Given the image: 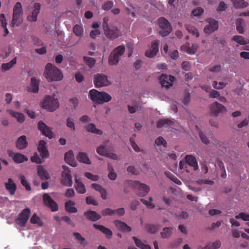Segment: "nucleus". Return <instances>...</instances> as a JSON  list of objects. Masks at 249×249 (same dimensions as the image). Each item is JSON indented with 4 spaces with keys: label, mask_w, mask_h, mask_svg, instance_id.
<instances>
[{
    "label": "nucleus",
    "mask_w": 249,
    "mask_h": 249,
    "mask_svg": "<svg viewBox=\"0 0 249 249\" xmlns=\"http://www.w3.org/2000/svg\"><path fill=\"white\" fill-rule=\"evenodd\" d=\"M235 218L236 219H241L245 221H249V214L241 212L235 215Z\"/></svg>",
    "instance_id": "obj_48"
},
{
    "label": "nucleus",
    "mask_w": 249,
    "mask_h": 249,
    "mask_svg": "<svg viewBox=\"0 0 249 249\" xmlns=\"http://www.w3.org/2000/svg\"><path fill=\"white\" fill-rule=\"evenodd\" d=\"M89 97L92 101L98 104L108 102L112 98L108 93L105 92H100L95 89H92L89 91Z\"/></svg>",
    "instance_id": "obj_2"
},
{
    "label": "nucleus",
    "mask_w": 249,
    "mask_h": 249,
    "mask_svg": "<svg viewBox=\"0 0 249 249\" xmlns=\"http://www.w3.org/2000/svg\"><path fill=\"white\" fill-rule=\"evenodd\" d=\"M83 60L85 63L90 68H92L94 67L96 63V60L94 58L84 56Z\"/></svg>",
    "instance_id": "obj_44"
},
{
    "label": "nucleus",
    "mask_w": 249,
    "mask_h": 249,
    "mask_svg": "<svg viewBox=\"0 0 249 249\" xmlns=\"http://www.w3.org/2000/svg\"><path fill=\"white\" fill-rule=\"evenodd\" d=\"M20 179L21 184L25 187L26 190H27V191L31 190V187L29 183L26 180L25 177L24 176H21L20 177Z\"/></svg>",
    "instance_id": "obj_49"
},
{
    "label": "nucleus",
    "mask_w": 249,
    "mask_h": 249,
    "mask_svg": "<svg viewBox=\"0 0 249 249\" xmlns=\"http://www.w3.org/2000/svg\"><path fill=\"white\" fill-rule=\"evenodd\" d=\"M64 159L65 161L72 167L77 166L76 162L74 160V155L72 150H70L65 154Z\"/></svg>",
    "instance_id": "obj_24"
},
{
    "label": "nucleus",
    "mask_w": 249,
    "mask_h": 249,
    "mask_svg": "<svg viewBox=\"0 0 249 249\" xmlns=\"http://www.w3.org/2000/svg\"><path fill=\"white\" fill-rule=\"evenodd\" d=\"M181 49L182 50L186 51L188 53H195V51L194 50H192L189 47V44L182 45L181 47Z\"/></svg>",
    "instance_id": "obj_60"
},
{
    "label": "nucleus",
    "mask_w": 249,
    "mask_h": 249,
    "mask_svg": "<svg viewBox=\"0 0 249 249\" xmlns=\"http://www.w3.org/2000/svg\"><path fill=\"white\" fill-rule=\"evenodd\" d=\"M75 188L77 192L79 194H83L86 193V190L85 185L81 182L79 181L77 178L75 179Z\"/></svg>",
    "instance_id": "obj_30"
},
{
    "label": "nucleus",
    "mask_w": 249,
    "mask_h": 249,
    "mask_svg": "<svg viewBox=\"0 0 249 249\" xmlns=\"http://www.w3.org/2000/svg\"><path fill=\"white\" fill-rule=\"evenodd\" d=\"M17 63V58L15 57L9 62L3 63L1 65V69L3 71H5L12 68Z\"/></svg>",
    "instance_id": "obj_37"
},
{
    "label": "nucleus",
    "mask_w": 249,
    "mask_h": 249,
    "mask_svg": "<svg viewBox=\"0 0 249 249\" xmlns=\"http://www.w3.org/2000/svg\"><path fill=\"white\" fill-rule=\"evenodd\" d=\"M67 126L71 128L72 130H75V125L73 119L71 118H68L67 120Z\"/></svg>",
    "instance_id": "obj_56"
},
{
    "label": "nucleus",
    "mask_w": 249,
    "mask_h": 249,
    "mask_svg": "<svg viewBox=\"0 0 249 249\" xmlns=\"http://www.w3.org/2000/svg\"><path fill=\"white\" fill-rule=\"evenodd\" d=\"M86 203L88 205H93L94 206H97L98 203L97 201L95 200L92 196H87L86 198Z\"/></svg>",
    "instance_id": "obj_51"
},
{
    "label": "nucleus",
    "mask_w": 249,
    "mask_h": 249,
    "mask_svg": "<svg viewBox=\"0 0 249 249\" xmlns=\"http://www.w3.org/2000/svg\"><path fill=\"white\" fill-rule=\"evenodd\" d=\"M30 214L31 211L29 208L24 209L16 219V223L20 227H24L29 218Z\"/></svg>",
    "instance_id": "obj_8"
},
{
    "label": "nucleus",
    "mask_w": 249,
    "mask_h": 249,
    "mask_svg": "<svg viewBox=\"0 0 249 249\" xmlns=\"http://www.w3.org/2000/svg\"><path fill=\"white\" fill-rule=\"evenodd\" d=\"M34 7V9L32 11L31 15L27 17L28 20L31 22L36 21L38 14L40 10V5L38 3H35Z\"/></svg>",
    "instance_id": "obj_21"
},
{
    "label": "nucleus",
    "mask_w": 249,
    "mask_h": 249,
    "mask_svg": "<svg viewBox=\"0 0 249 249\" xmlns=\"http://www.w3.org/2000/svg\"><path fill=\"white\" fill-rule=\"evenodd\" d=\"M13 160L15 162L20 163L27 161L28 158L22 154L17 153L13 156Z\"/></svg>",
    "instance_id": "obj_32"
},
{
    "label": "nucleus",
    "mask_w": 249,
    "mask_h": 249,
    "mask_svg": "<svg viewBox=\"0 0 249 249\" xmlns=\"http://www.w3.org/2000/svg\"><path fill=\"white\" fill-rule=\"evenodd\" d=\"M199 137L203 143L208 144L210 143V141L206 137V136L201 131L199 132Z\"/></svg>",
    "instance_id": "obj_55"
},
{
    "label": "nucleus",
    "mask_w": 249,
    "mask_h": 249,
    "mask_svg": "<svg viewBox=\"0 0 249 249\" xmlns=\"http://www.w3.org/2000/svg\"><path fill=\"white\" fill-rule=\"evenodd\" d=\"M206 21L208 24L204 28V32L205 34L209 35L217 30L218 28L217 21L212 18H208Z\"/></svg>",
    "instance_id": "obj_11"
},
{
    "label": "nucleus",
    "mask_w": 249,
    "mask_h": 249,
    "mask_svg": "<svg viewBox=\"0 0 249 249\" xmlns=\"http://www.w3.org/2000/svg\"><path fill=\"white\" fill-rule=\"evenodd\" d=\"M65 195L67 197H72L74 196L75 192L73 189L69 188L67 189Z\"/></svg>",
    "instance_id": "obj_62"
},
{
    "label": "nucleus",
    "mask_w": 249,
    "mask_h": 249,
    "mask_svg": "<svg viewBox=\"0 0 249 249\" xmlns=\"http://www.w3.org/2000/svg\"><path fill=\"white\" fill-rule=\"evenodd\" d=\"M173 122L172 120L169 119H163L159 120L157 123V127L159 128H161L164 126L171 125Z\"/></svg>",
    "instance_id": "obj_36"
},
{
    "label": "nucleus",
    "mask_w": 249,
    "mask_h": 249,
    "mask_svg": "<svg viewBox=\"0 0 249 249\" xmlns=\"http://www.w3.org/2000/svg\"><path fill=\"white\" fill-rule=\"evenodd\" d=\"M181 67L185 71H188L191 69V64L187 61H183L181 64Z\"/></svg>",
    "instance_id": "obj_64"
},
{
    "label": "nucleus",
    "mask_w": 249,
    "mask_h": 249,
    "mask_svg": "<svg viewBox=\"0 0 249 249\" xmlns=\"http://www.w3.org/2000/svg\"><path fill=\"white\" fill-rule=\"evenodd\" d=\"M93 226L96 230H99L103 233L107 238L110 239L112 236V231L108 228L102 225L94 224Z\"/></svg>",
    "instance_id": "obj_23"
},
{
    "label": "nucleus",
    "mask_w": 249,
    "mask_h": 249,
    "mask_svg": "<svg viewBox=\"0 0 249 249\" xmlns=\"http://www.w3.org/2000/svg\"><path fill=\"white\" fill-rule=\"evenodd\" d=\"M31 160L33 162H35L36 163H41L42 162V160L40 157L38 156V155L36 153L34 154L33 157H31Z\"/></svg>",
    "instance_id": "obj_63"
},
{
    "label": "nucleus",
    "mask_w": 249,
    "mask_h": 249,
    "mask_svg": "<svg viewBox=\"0 0 249 249\" xmlns=\"http://www.w3.org/2000/svg\"><path fill=\"white\" fill-rule=\"evenodd\" d=\"M134 240L136 245L141 249H151V247L148 245H146L143 243L141 240L139 239L135 236L132 237Z\"/></svg>",
    "instance_id": "obj_40"
},
{
    "label": "nucleus",
    "mask_w": 249,
    "mask_h": 249,
    "mask_svg": "<svg viewBox=\"0 0 249 249\" xmlns=\"http://www.w3.org/2000/svg\"><path fill=\"white\" fill-rule=\"evenodd\" d=\"M101 213L104 216L107 215L111 216L114 214V211L110 208H106L102 211Z\"/></svg>",
    "instance_id": "obj_52"
},
{
    "label": "nucleus",
    "mask_w": 249,
    "mask_h": 249,
    "mask_svg": "<svg viewBox=\"0 0 249 249\" xmlns=\"http://www.w3.org/2000/svg\"><path fill=\"white\" fill-rule=\"evenodd\" d=\"M113 223L116 227L123 232H130L132 231V228L124 222L119 220H115L113 221Z\"/></svg>",
    "instance_id": "obj_20"
},
{
    "label": "nucleus",
    "mask_w": 249,
    "mask_h": 249,
    "mask_svg": "<svg viewBox=\"0 0 249 249\" xmlns=\"http://www.w3.org/2000/svg\"><path fill=\"white\" fill-rule=\"evenodd\" d=\"M74 236L76 238V240H77L81 244L83 245L84 244V242L85 241V238L82 237L81 235L78 233V232H74L73 233Z\"/></svg>",
    "instance_id": "obj_54"
},
{
    "label": "nucleus",
    "mask_w": 249,
    "mask_h": 249,
    "mask_svg": "<svg viewBox=\"0 0 249 249\" xmlns=\"http://www.w3.org/2000/svg\"><path fill=\"white\" fill-rule=\"evenodd\" d=\"M77 160L80 162L87 164L91 163L87 153L85 152H79L77 157Z\"/></svg>",
    "instance_id": "obj_29"
},
{
    "label": "nucleus",
    "mask_w": 249,
    "mask_h": 249,
    "mask_svg": "<svg viewBox=\"0 0 249 249\" xmlns=\"http://www.w3.org/2000/svg\"><path fill=\"white\" fill-rule=\"evenodd\" d=\"M140 200L143 204L146 206L147 208L149 209H153L155 206L154 204L152 203V201H153V198L152 197H150L149 198V201L146 200L143 198L141 199Z\"/></svg>",
    "instance_id": "obj_47"
},
{
    "label": "nucleus",
    "mask_w": 249,
    "mask_h": 249,
    "mask_svg": "<svg viewBox=\"0 0 249 249\" xmlns=\"http://www.w3.org/2000/svg\"><path fill=\"white\" fill-rule=\"evenodd\" d=\"M96 151L99 155L106 157L107 153V145L105 144L101 145L97 147Z\"/></svg>",
    "instance_id": "obj_46"
},
{
    "label": "nucleus",
    "mask_w": 249,
    "mask_h": 249,
    "mask_svg": "<svg viewBox=\"0 0 249 249\" xmlns=\"http://www.w3.org/2000/svg\"><path fill=\"white\" fill-rule=\"evenodd\" d=\"M73 32L74 35L81 37L84 35V29L82 25L76 24L73 28Z\"/></svg>",
    "instance_id": "obj_34"
},
{
    "label": "nucleus",
    "mask_w": 249,
    "mask_h": 249,
    "mask_svg": "<svg viewBox=\"0 0 249 249\" xmlns=\"http://www.w3.org/2000/svg\"><path fill=\"white\" fill-rule=\"evenodd\" d=\"M159 41L158 40H155L152 44L151 49L145 52V56L150 58L155 56L159 52Z\"/></svg>",
    "instance_id": "obj_19"
},
{
    "label": "nucleus",
    "mask_w": 249,
    "mask_h": 249,
    "mask_svg": "<svg viewBox=\"0 0 249 249\" xmlns=\"http://www.w3.org/2000/svg\"><path fill=\"white\" fill-rule=\"evenodd\" d=\"M244 1V0H232L233 5L236 8H245L247 7L248 3Z\"/></svg>",
    "instance_id": "obj_45"
},
{
    "label": "nucleus",
    "mask_w": 249,
    "mask_h": 249,
    "mask_svg": "<svg viewBox=\"0 0 249 249\" xmlns=\"http://www.w3.org/2000/svg\"><path fill=\"white\" fill-rule=\"evenodd\" d=\"M131 146L132 147L133 149L137 152H139L140 151V147L137 145V144L134 142V140L132 138H130L129 139Z\"/></svg>",
    "instance_id": "obj_61"
},
{
    "label": "nucleus",
    "mask_w": 249,
    "mask_h": 249,
    "mask_svg": "<svg viewBox=\"0 0 249 249\" xmlns=\"http://www.w3.org/2000/svg\"><path fill=\"white\" fill-rule=\"evenodd\" d=\"M245 21L241 18L237 19L236 21V29L239 34L244 33V27L245 26Z\"/></svg>",
    "instance_id": "obj_35"
},
{
    "label": "nucleus",
    "mask_w": 249,
    "mask_h": 249,
    "mask_svg": "<svg viewBox=\"0 0 249 249\" xmlns=\"http://www.w3.org/2000/svg\"><path fill=\"white\" fill-rule=\"evenodd\" d=\"M37 149L42 158L46 159L49 157V153L46 147V142L45 141L40 140L39 142Z\"/></svg>",
    "instance_id": "obj_16"
},
{
    "label": "nucleus",
    "mask_w": 249,
    "mask_h": 249,
    "mask_svg": "<svg viewBox=\"0 0 249 249\" xmlns=\"http://www.w3.org/2000/svg\"><path fill=\"white\" fill-rule=\"evenodd\" d=\"M28 146V142L26 140L25 136H21L19 137L16 142V147L22 150L26 148Z\"/></svg>",
    "instance_id": "obj_25"
},
{
    "label": "nucleus",
    "mask_w": 249,
    "mask_h": 249,
    "mask_svg": "<svg viewBox=\"0 0 249 249\" xmlns=\"http://www.w3.org/2000/svg\"><path fill=\"white\" fill-rule=\"evenodd\" d=\"M9 113L11 115V116L16 118L18 121L19 123H21L25 120L24 116L22 113L16 112L11 110L9 111Z\"/></svg>",
    "instance_id": "obj_39"
},
{
    "label": "nucleus",
    "mask_w": 249,
    "mask_h": 249,
    "mask_svg": "<svg viewBox=\"0 0 249 249\" xmlns=\"http://www.w3.org/2000/svg\"><path fill=\"white\" fill-rule=\"evenodd\" d=\"M185 27L188 32L191 33L193 36L196 37H198L199 36V33L198 30L194 26L186 24L185 25Z\"/></svg>",
    "instance_id": "obj_43"
},
{
    "label": "nucleus",
    "mask_w": 249,
    "mask_h": 249,
    "mask_svg": "<svg viewBox=\"0 0 249 249\" xmlns=\"http://www.w3.org/2000/svg\"><path fill=\"white\" fill-rule=\"evenodd\" d=\"M86 129L88 131L95 133L98 135H102L103 132L100 129L96 128V126L93 124H88L86 126Z\"/></svg>",
    "instance_id": "obj_41"
},
{
    "label": "nucleus",
    "mask_w": 249,
    "mask_h": 249,
    "mask_svg": "<svg viewBox=\"0 0 249 249\" xmlns=\"http://www.w3.org/2000/svg\"><path fill=\"white\" fill-rule=\"evenodd\" d=\"M204 12V10L201 7H197L192 11V14L195 16H199Z\"/></svg>",
    "instance_id": "obj_58"
},
{
    "label": "nucleus",
    "mask_w": 249,
    "mask_h": 249,
    "mask_svg": "<svg viewBox=\"0 0 249 249\" xmlns=\"http://www.w3.org/2000/svg\"><path fill=\"white\" fill-rule=\"evenodd\" d=\"M59 107V103L57 98L53 96H47L42 103V107L49 111H54Z\"/></svg>",
    "instance_id": "obj_4"
},
{
    "label": "nucleus",
    "mask_w": 249,
    "mask_h": 249,
    "mask_svg": "<svg viewBox=\"0 0 249 249\" xmlns=\"http://www.w3.org/2000/svg\"><path fill=\"white\" fill-rule=\"evenodd\" d=\"M94 83L96 88L106 87L110 84L107 76L105 74L100 73L95 75Z\"/></svg>",
    "instance_id": "obj_9"
},
{
    "label": "nucleus",
    "mask_w": 249,
    "mask_h": 249,
    "mask_svg": "<svg viewBox=\"0 0 249 249\" xmlns=\"http://www.w3.org/2000/svg\"><path fill=\"white\" fill-rule=\"evenodd\" d=\"M75 203L74 201L69 200L65 203V209L69 213H76L77 212V209L73 207Z\"/></svg>",
    "instance_id": "obj_31"
},
{
    "label": "nucleus",
    "mask_w": 249,
    "mask_h": 249,
    "mask_svg": "<svg viewBox=\"0 0 249 249\" xmlns=\"http://www.w3.org/2000/svg\"><path fill=\"white\" fill-rule=\"evenodd\" d=\"M37 128L43 135L50 139L53 138V133L52 131V128L48 126L43 121H40L38 122Z\"/></svg>",
    "instance_id": "obj_13"
},
{
    "label": "nucleus",
    "mask_w": 249,
    "mask_h": 249,
    "mask_svg": "<svg viewBox=\"0 0 249 249\" xmlns=\"http://www.w3.org/2000/svg\"><path fill=\"white\" fill-rule=\"evenodd\" d=\"M113 5V2L112 1H107L102 6L103 9L105 10H109Z\"/></svg>",
    "instance_id": "obj_57"
},
{
    "label": "nucleus",
    "mask_w": 249,
    "mask_h": 249,
    "mask_svg": "<svg viewBox=\"0 0 249 249\" xmlns=\"http://www.w3.org/2000/svg\"><path fill=\"white\" fill-rule=\"evenodd\" d=\"M132 185L138 189V195L140 196H146L150 190L149 187L145 184L141 183L140 181L135 180L132 182Z\"/></svg>",
    "instance_id": "obj_12"
},
{
    "label": "nucleus",
    "mask_w": 249,
    "mask_h": 249,
    "mask_svg": "<svg viewBox=\"0 0 249 249\" xmlns=\"http://www.w3.org/2000/svg\"><path fill=\"white\" fill-rule=\"evenodd\" d=\"M186 162L191 166L194 168L195 170L198 169L197 162L194 156L188 155L185 156Z\"/></svg>",
    "instance_id": "obj_27"
},
{
    "label": "nucleus",
    "mask_w": 249,
    "mask_h": 249,
    "mask_svg": "<svg viewBox=\"0 0 249 249\" xmlns=\"http://www.w3.org/2000/svg\"><path fill=\"white\" fill-rule=\"evenodd\" d=\"M225 107L217 102H214L211 106V112L214 116H217L220 113L226 111Z\"/></svg>",
    "instance_id": "obj_17"
},
{
    "label": "nucleus",
    "mask_w": 249,
    "mask_h": 249,
    "mask_svg": "<svg viewBox=\"0 0 249 249\" xmlns=\"http://www.w3.org/2000/svg\"><path fill=\"white\" fill-rule=\"evenodd\" d=\"M84 216L87 219L91 221H96L101 218V216L95 211L89 210L84 213Z\"/></svg>",
    "instance_id": "obj_22"
},
{
    "label": "nucleus",
    "mask_w": 249,
    "mask_h": 249,
    "mask_svg": "<svg viewBox=\"0 0 249 249\" xmlns=\"http://www.w3.org/2000/svg\"><path fill=\"white\" fill-rule=\"evenodd\" d=\"M62 168L64 171L61 174V183L64 186L71 187L72 185V180L70 168L66 165H63Z\"/></svg>",
    "instance_id": "obj_7"
},
{
    "label": "nucleus",
    "mask_w": 249,
    "mask_h": 249,
    "mask_svg": "<svg viewBox=\"0 0 249 249\" xmlns=\"http://www.w3.org/2000/svg\"><path fill=\"white\" fill-rule=\"evenodd\" d=\"M158 24L161 29L160 35L162 37L167 36L172 31V26L169 22L164 18L161 17L158 19Z\"/></svg>",
    "instance_id": "obj_6"
},
{
    "label": "nucleus",
    "mask_w": 249,
    "mask_h": 249,
    "mask_svg": "<svg viewBox=\"0 0 249 249\" xmlns=\"http://www.w3.org/2000/svg\"><path fill=\"white\" fill-rule=\"evenodd\" d=\"M173 228L165 227L160 232V235L163 238H169L171 237L173 233Z\"/></svg>",
    "instance_id": "obj_33"
},
{
    "label": "nucleus",
    "mask_w": 249,
    "mask_h": 249,
    "mask_svg": "<svg viewBox=\"0 0 249 249\" xmlns=\"http://www.w3.org/2000/svg\"><path fill=\"white\" fill-rule=\"evenodd\" d=\"M6 190L10 195L13 196L15 194L17 190V185L14 181L11 178L8 179L7 182L4 183Z\"/></svg>",
    "instance_id": "obj_18"
},
{
    "label": "nucleus",
    "mask_w": 249,
    "mask_h": 249,
    "mask_svg": "<svg viewBox=\"0 0 249 249\" xmlns=\"http://www.w3.org/2000/svg\"><path fill=\"white\" fill-rule=\"evenodd\" d=\"M37 173L40 178L42 180H46L50 178L49 173L42 165L38 166Z\"/></svg>",
    "instance_id": "obj_28"
},
{
    "label": "nucleus",
    "mask_w": 249,
    "mask_h": 249,
    "mask_svg": "<svg viewBox=\"0 0 249 249\" xmlns=\"http://www.w3.org/2000/svg\"><path fill=\"white\" fill-rule=\"evenodd\" d=\"M40 221V218L36 213H34L30 219V222L32 224H39Z\"/></svg>",
    "instance_id": "obj_59"
},
{
    "label": "nucleus",
    "mask_w": 249,
    "mask_h": 249,
    "mask_svg": "<svg viewBox=\"0 0 249 249\" xmlns=\"http://www.w3.org/2000/svg\"><path fill=\"white\" fill-rule=\"evenodd\" d=\"M104 30L106 36L110 39H115L121 36V33L116 26L109 25Z\"/></svg>",
    "instance_id": "obj_10"
},
{
    "label": "nucleus",
    "mask_w": 249,
    "mask_h": 249,
    "mask_svg": "<svg viewBox=\"0 0 249 249\" xmlns=\"http://www.w3.org/2000/svg\"><path fill=\"white\" fill-rule=\"evenodd\" d=\"M22 14L21 4L19 2H17L13 8V14L11 22L12 27L19 26L21 24L23 21Z\"/></svg>",
    "instance_id": "obj_3"
},
{
    "label": "nucleus",
    "mask_w": 249,
    "mask_h": 249,
    "mask_svg": "<svg viewBox=\"0 0 249 249\" xmlns=\"http://www.w3.org/2000/svg\"><path fill=\"white\" fill-rule=\"evenodd\" d=\"M155 143L157 145H162L164 147L166 146L167 144L166 141L162 137H159L158 138H157L155 140Z\"/></svg>",
    "instance_id": "obj_53"
},
{
    "label": "nucleus",
    "mask_w": 249,
    "mask_h": 249,
    "mask_svg": "<svg viewBox=\"0 0 249 249\" xmlns=\"http://www.w3.org/2000/svg\"><path fill=\"white\" fill-rule=\"evenodd\" d=\"M84 176L94 181H98L99 178L97 175H94L90 172H86Z\"/></svg>",
    "instance_id": "obj_50"
},
{
    "label": "nucleus",
    "mask_w": 249,
    "mask_h": 249,
    "mask_svg": "<svg viewBox=\"0 0 249 249\" xmlns=\"http://www.w3.org/2000/svg\"><path fill=\"white\" fill-rule=\"evenodd\" d=\"M39 81L35 77L31 78V84L28 91L34 93H37L39 89Z\"/></svg>",
    "instance_id": "obj_26"
},
{
    "label": "nucleus",
    "mask_w": 249,
    "mask_h": 249,
    "mask_svg": "<svg viewBox=\"0 0 249 249\" xmlns=\"http://www.w3.org/2000/svg\"><path fill=\"white\" fill-rule=\"evenodd\" d=\"M43 74L49 82L60 81L63 77L60 70L50 63L46 64Z\"/></svg>",
    "instance_id": "obj_1"
},
{
    "label": "nucleus",
    "mask_w": 249,
    "mask_h": 249,
    "mask_svg": "<svg viewBox=\"0 0 249 249\" xmlns=\"http://www.w3.org/2000/svg\"><path fill=\"white\" fill-rule=\"evenodd\" d=\"M124 51L125 47L124 45H120L116 47L109 56V64L110 65H117L119 62L120 57L124 53Z\"/></svg>",
    "instance_id": "obj_5"
},
{
    "label": "nucleus",
    "mask_w": 249,
    "mask_h": 249,
    "mask_svg": "<svg viewBox=\"0 0 249 249\" xmlns=\"http://www.w3.org/2000/svg\"><path fill=\"white\" fill-rule=\"evenodd\" d=\"M232 39L240 45H246L249 43V40L245 39V38L241 36H234Z\"/></svg>",
    "instance_id": "obj_42"
},
{
    "label": "nucleus",
    "mask_w": 249,
    "mask_h": 249,
    "mask_svg": "<svg viewBox=\"0 0 249 249\" xmlns=\"http://www.w3.org/2000/svg\"><path fill=\"white\" fill-rule=\"evenodd\" d=\"M175 78L173 76L162 74L160 77V83L162 87L166 89L172 86V82L175 80Z\"/></svg>",
    "instance_id": "obj_15"
},
{
    "label": "nucleus",
    "mask_w": 249,
    "mask_h": 249,
    "mask_svg": "<svg viewBox=\"0 0 249 249\" xmlns=\"http://www.w3.org/2000/svg\"><path fill=\"white\" fill-rule=\"evenodd\" d=\"M43 200L45 206L50 208L52 212H56L58 210L57 203L48 194L45 193L43 195Z\"/></svg>",
    "instance_id": "obj_14"
},
{
    "label": "nucleus",
    "mask_w": 249,
    "mask_h": 249,
    "mask_svg": "<svg viewBox=\"0 0 249 249\" xmlns=\"http://www.w3.org/2000/svg\"><path fill=\"white\" fill-rule=\"evenodd\" d=\"M160 228V224H146L145 228L147 231L150 233H155Z\"/></svg>",
    "instance_id": "obj_38"
}]
</instances>
